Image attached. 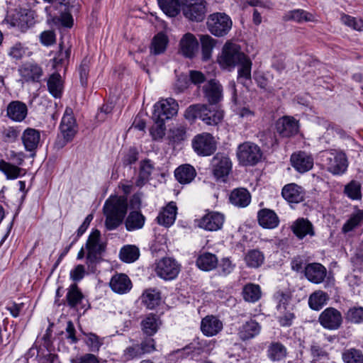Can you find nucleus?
Listing matches in <instances>:
<instances>
[{"label":"nucleus","mask_w":363,"mask_h":363,"mask_svg":"<svg viewBox=\"0 0 363 363\" xmlns=\"http://www.w3.org/2000/svg\"><path fill=\"white\" fill-rule=\"evenodd\" d=\"M346 318L348 321L359 323L363 321V307H353L348 310Z\"/></svg>","instance_id":"obj_55"},{"label":"nucleus","mask_w":363,"mask_h":363,"mask_svg":"<svg viewBox=\"0 0 363 363\" xmlns=\"http://www.w3.org/2000/svg\"><path fill=\"white\" fill-rule=\"evenodd\" d=\"M180 52L186 57L192 58L199 48V43L191 33L185 34L180 40Z\"/></svg>","instance_id":"obj_21"},{"label":"nucleus","mask_w":363,"mask_h":363,"mask_svg":"<svg viewBox=\"0 0 363 363\" xmlns=\"http://www.w3.org/2000/svg\"><path fill=\"white\" fill-rule=\"evenodd\" d=\"M204 97L210 105H216L223 99V88L216 79L209 80L203 86Z\"/></svg>","instance_id":"obj_14"},{"label":"nucleus","mask_w":363,"mask_h":363,"mask_svg":"<svg viewBox=\"0 0 363 363\" xmlns=\"http://www.w3.org/2000/svg\"><path fill=\"white\" fill-rule=\"evenodd\" d=\"M245 260L248 267L257 268L264 262V256L259 250H252L246 254Z\"/></svg>","instance_id":"obj_44"},{"label":"nucleus","mask_w":363,"mask_h":363,"mask_svg":"<svg viewBox=\"0 0 363 363\" xmlns=\"http://www.w3.org/2000/svg\"><path fill=\"white\" fill-rule=\"evenodd\" d=\"M206 24L211 34L217 37H223L231 30L233 22L226 13L217 12L208 17Z\"/></svg>","instance_id":"obj_4"},{"label":"nucleus","mask_w":363,"mask_h":363,"mask_svg":"<svg viewBox=\"0 0 363 363\" xmlns=\"http://www.w3.org/2000/svg\"><path fill=\"white\" fill-rule=\"evenodd\" d=\"M49 92L55 98H60L62 93L63 84L59 74H52L48 80Z\"/></svg>","instance_id":"obj_37"},{"label":"nucleus","mask_w":363,"mask_h":363,"mask_svg":"<svg viewBox=\"0 0 363 363\" xmlns=\"http://www.w3.org/2000/svg\"><path fill=\"white\" fill-rule=\"evenodd\" d=\"M124 354L127 359H133L136 357L143 354V353L141 351V348L140 347V345H135L127 347L124 351Z\"/></svg>","instance_id":"obj_60"},{"label":"nucleus","mask_w":363,"mask_h":363,"mask_svg":"<svg viewBox=\"0 0 363 363\" xmlns=\"http://www.w3.org/2000/svg\"><path fill=\"white\" fill-rule=\"evenodd\" d=\"M196 265L203 271H211L217 267L218 258L212 253L204 252L197 258Z\"/></svg>","instance_id":"obj_33"},{"label":"nucleus","mask_w":363,"mask_h":363,"mask_svg":"<svg viewBox=\"0 0 363 363\" xmlns=\"http://www.w3.org/2000/svg\"><path fill=\"white\" fill-rule=\"evenodd\" d=\"M224 223V216L218 212H210L203 216L199 221V226L206 230H220Z\"/></svg>","instance_id":"obj_16"},{"label":"nucleus","mask_w":363,"mask_h":363,"mask_svg":"<svg viewBox=\"0 0 363 363\" xmlns=\"http://www.w3.org/2000/svg\"><path fill=\"white\" fill-rule=\"evenodd\" d=\"M230 201L235 206L246 207L250 203L251 196L246 189L238 188L231 192Z\"/></svg>","instance_id":"obj_29"},{"label":"nucleus","mask_w":363,"mask_h":363,"mask_svg":"<svg viewBox=\"0 0 363 363\" xmlns=\"http://www.w3.org/2000/svg\"><path fill=\"white\" fill-rule=\"evenodd\" d=\"M344 193L351 199L357 200L361 199V185L354 180L348 183L344 189Z\"/></svg>","instance_id":"obj_50"},{"label":"nucleus","mask_w":363,"mask_h":363,"mask_svg":"<svg viewBox=\"0 0 363 363\" xmlns=\"http://www.w3.org/2000/svg\"><path fill=\"white\" fill-rule=\"evenodd\" d=\"M177 208L174 202L169 203L159 213L157 219L160 225L165 227L172 225L176 219Z\"/></svg>","instance_id":"obj_28"},{"label":"nucleus","mask_w":363,"mask_h":363,"mask_svg":"<svg viewBox=\"0 0 363 363\" xmlns=\"http://www.w3.org/2000/svg\"><path fill=\"white\" fill-rule=\"evenodd\" d=\"M363 223V211H357L355 213H353L347 222L342 226V232L346 233H348L355 228L359 226Z\"/></svg>","instance_id":"obj_48"},{"label":"nucleus","mask_w":363,"mask_h":363,"mask_svg":"<svg viewBox=\"0 0 363 363\" xmlns=\"http://www.w3.org/2000/svg\"><path fill=\"white\" fill-rule=\"evenodd\" d=\"M218 62L222 68L229 70L239 65L238 79H250L252 61L241 51V48L238 44L230 41L226 42L218 58Z\"/></svg>","instance_id":"obj_1"},{"label":"nucleus","mask_w":363,"mask_h":363,"mask_svg":"<svg viewBox=\"0 0 363 363\" xmlns=\"http://www.w3.org/2000/svg\"><path fill=\"white\" fill-rule=\"evenodd\" d=\"M213 175L218 179H224L229 174L232 162L228 157L217 154L212 160Z\"/></svg>","instance_id":"obj_15"},{"label":"nucleus","mask_w":363,"mask_h":363,"mask_svg":"<svg viewBox=\"0 0 363 363\" xmlns=\"http://www.w3.org/2000/svg\"><path fill=\"white\" fill-rule=\"evenodd\" d=\"M163 12L169 16H176L181 9L179 0H157Z\"/></svg>","instance_id":"obj_40"},{"label":"nucleus","mask_w":363,"mask_h":363,"mask_svg":"<svg viewBox=\"0 0 363 363\" xmlns=\"http://www.w3.org/2000/svg\"><path fill=\"white\" fill-rule=\"evenodd\" d=\"M181 10L185 18L191 21H202L206 13L205 0H182Z\"/></svg>","instance_id":"obj_5"},{"label":"nucleus","mask_w":363,"mask_h":363,"mask_svg":"<svg viewBox=\"0 0 363 363\" xmlns=\"http://www.w3.org/2000/svg\"><path fill=\"white\" fill-rule=\"evenodd\" d=\"M140 256L139 249L135 245H126L120 251V258L122 261L131 263L138 259Z\"/></svg>","instance_id":"obj_42"},{"label":"nucleus","mask_w":363,"mask_h":363,"mask_svg":"<svg viewBox=\"0 0 363 363\" xmlns=\"http://www.w3.org/2000/svg\"><path fill=\"white\" fill-rule=\"evenodd\" d=\"M206 111V104H196L189 106L184 112V118L193 123L197 118H200L203 111Z\"/></svg>","instance_id":"obj_46"},{"label":"nucleus","mask_w":363,"mask_h":363,"mask_svg":"<svg viewBox=\"0 0 363 363\" xmlns=\"http://www.w3.org/2000/svg\"><path fill=\"white\" fill-rule=\"evenodd\" d=\"M261 326L255 320L250 319L243 323L238 328V335L242 340L252 339L259 334Z\"/></svg>","instance_id":"obj_22"},{"label":"nucleus","mask_w":363,"mask_h":363,"mask_svg":"<svg viewBox=\"0 0 363 363\" xmlns=\"http://www.w3.org/2000/svg\"><path fill=\"white\" fill-rule=\"evenodd\" d=\"M84 274L85 268L84 266L82 264H78L77 266H76L75 268L70 272L71 278L75 281H78L82 279Z\"/></svg>","instance_id":"obj_61"},{"label":"nucleus","mask_w":363,"mask_h":363,"mask_svg":"<svg viewBox=\"0 0 363 363\" xmlns=\"http://www.w3.org/2000/svg\"><path fill=\"white\" fill-rule=\"evenodd\" d=\"M127 208V199L122 196L110 198L106 201L104 211L106 217L105 224L108 230H114L122 223Z\"/></svg>","instance_id":"obj_2"},{"label":"nucleus","mask_w":363,"mask_h":363,"mask_svg":"<svg viewBox=\"0 0 363 363\" xmlns=\"http://www.w3.org/2000/svg\"><path fill=\"white\" fill-rule=\"evenodd\" d=\"M40 132L35 129L28 128L26 129L22 135V140L25 148L28 151L35 150L40 141Z\"/></svg>","instance_id":"obj_30"},{"label":"nucleus","mask_w":363,"mask_h":363,"mask_svg":"<svg viewBox=\"0 0 363 363\" xmlns=\"http://www.w3.org/2000/svg\"><path fill=\"white\" fill-rule=\"evenodd\" d=\"M276 129L282 137H291L298 133L297 121L289 116H284L276 123Z\"/></svg>","instance_id":"obj_18"},{"label":"nucleus","mask_w":363,"mask_h":363,"mask_svg":"<svg viewBox=\"0 0 363 363\" xmlns=\"http://www.w3.org/2000/svg\"><path fill=\"white\" fill-rule=\"evenodd\" d=\"M139 345L143 354L150 353L155 350V342L152 338L145 339Z\"/></svg>","instance_id":"obj_62"},{"label":"nucleus","mask_w":363,"mask_h":363,"mask_svg":"<svg viewBox=\"0 0 363 363\" xmlns=\"http://www.w3.org/2000/svg\"><path fill=\"white\" fill-rule=\"evenodd\" d=\"M259 224L264 228L273 229L278 226L279 220L276 213L270 209L264 208L258 212Z\"/></svg>","instance_id":"obj_27"},{"label":"nucleus","mask_w":363,"mask_h":363,"mask_svg":"<svg viewBox=\"0 0 363 363\" xmlns=\"http://www.w3.org/2000/svg\"><path fill=\"white\" fill-rule=\"evenodd\" d=\"M177 111L178 104L174 99H162L154 106L152 119L157 121L169 119L177 113Z\"/></svg>","instance_id":"obj_8"},{"label":"nucleus","mask_w":363,"mask_h":363,"mask_svg":"<svg viewBox=\"0 0 363 363\" xmlns=\"http://www.w3.org/2000/svg\"><path fill=\"white\" fill-rule=\"evenodd\" d=\"M28 113L26 105L19 101H11L7 107V116L14 121L21 122L23 121Z\"/></svg>","instance_id":"obj_26"},{"label":"nucleus","mask_w":363,"mask_h":363,"mask_svg":"<svg viewBox=\"0 0 363 363\" xmlns=\"http://www.w3.org/2000/svg\"><path fill=\"white\" fill-rule=\"evenodd\" d=\"M179 265L171 258L166 257L157 263L156 274L164 280H171L177 277L179 272Z\"/></svg>","instance_id":"obj_12"},{"label":"nucleus","mask_w":363,"mask_h":363,"mask_svg":"<svg viewBox=\"0 0 363 363\" xmlns=\"http://www.w3.org/2000/svg\"><path fill=\"white\" fill-rule=\"evenodd\" d=\"M72 113V108H67L62 118L60 128L64 141L60 144V147H62L66 143L72 140L77 131L76 121Z\"/></svg>","instance_id":"obj_10"},{"label":"nucleus","mask_w":363,"mask_h":363,"mask_svg":"<svg viewBox=\"0 0 363 363\" xmlns=\"http://www.w3.org/2000/svg\"><path fill=\"white\" fill-rule=\"evenodd\" d=\"M202 49L203 60H208L216 45V40L208 35H201L200 38Z\"/></svg>","instance_id":"obj_47"},{"label":"nucleus","mask_w":363,"mask_h":363,"mask_svg":"<svg viewBox=\"0 0 363 363\" xmlns=\"http://www.w3.org/2000/svg\"><path fill=\"white\" fill-rule=\"evenodd\" d=\"M142 330L147 335H153L158 329L159 320L155 315H147L141 323Z\"/></svg>","instance_id":"obj_43"},{"label":"nucleus","mask_w":363,"mask_h":363,"mask_svg":"<svg viewBox=\"0 0 363 363\" xmlns=\"http://www.w3.org/2000/svg\"><path fill=\"white\" fill-rule=\"evenodd\" d=\"M305 276L315 284L321 283L326 276V269L319 263H312L305 267Z\"/></svg>","instance_id":"obj_25"},{"label":"nucleus","mask_w":363,"mask_h":363,"mask_svg":"<svg viewBox=\"0 0 363 363\" xmlns=\"http://www.w3.org/2000/svg\"><path fill=\"white\" fill-rule=\"evenodd\" d=\"M40 42L45 46L52 45L55 42V34L52 30H46L40 35Z\"/></svg>","instance_id":"obj_59"},{"label":"nucleus","mask_w":363,"mask_h":363,"mask_svg":"<svg viewBox=\"0 0 363 363\" xmlns=\"http://www.w3.org/2000/svg\"><path fill=\"white\" fill-rule=\"evenodd\" d=\"M83 296L76 284L70 286L66 298L70 307L76 306L82 300Z\"/></svg>","instance_id":"obj_51"},{"label":"nucleus","mask_w":363,"mask_h":363,"mask_svg":"<svg viewBox=\"0 0 363 363\" xmlns=\"http://www.w3.org/2000/svg\"><path fill=\"white\" fill-rule=\"evenodd\" d=\"M70 55V50L67 49L65 50H63L62 49V47L60 46V50L57 55L54 57V64L55 66L57 65H64L65 62L68 60Z\"/></svg>","instance_id":"obj_58"},{"label":"nucleus","mask_w":363,"mask_h":363,"mask_svg":"<svg viewBox=\"0 0 363 363\" xmlns=\"http://www.w3.org/2000/svg\"><path fill=\"white\" fill-rule=\"evenodd\" d=\"M329 299L328 295L322 291L313 293L308 298V304L311 308L319 311L327 303Z\"/></svg>","instance_id":"obj_35"},{"label":"nucleus","mask_w":363,"mask_h":363,"mask_svg":"<svg viewBox=\"0 0 363 363\" xmlns=\"http://www.w3.org/2000/svg\"><path fill=\"white\" fill-rule=\"evenodd\" d=\"M291 162L293 167L300 173L309 171L313 166V159L305 152L293 154Z\"/></svg>","instance_id":"obj_17"},{"label":"nucleus","mask_w":363,"mask_h":363,"mask_svg":"<svg viewBox=\"0 0 363 363\" xmlns=\"http://www.w3.org/2000/svg\"><path fill=\"white\" fill-rule=\"evenodd\" d=\"M0 170L8 179H14L19 177L21 169L4 160L0 161Z\"/></svg>","instance_id":"obj_49"},{"label":"nucleus","mask_w":363,"mask_h":363,"mask_svg":"<svg viewBox=\"0 0 363 363\" xmlns=\"http://www.w3.org/2000/svg\"><path fill=\"white\" fill-rule=\"evenodd\" d=\"M160 300V293L155 289H147L142 295V302L150 309H153L157 306Z\"/></svg>","instance_id":"obj_38"},{"label":"nucleus","mask_w":363,"mask_h":363,"mask_svg":"<svg viewBox=\"0 0 363 363\" xmlns=\"http://www.w3.org/2000/svg\"><path fill=\"white\" fill-rule=\"evenodd\" d=\"M168 39L167 36L160 33L155 35L152 42L150 48L151 53L154 55H160L164 52L166 50Z\"/></svg>","instance_id":"obj_45"},{"label":"nucleus","mask_w":363,"mask_h":363,"mask_svg":"<svg viewBox=\"0 0 363 363\" xmlns=\"http://www.w3.org/2000/svg\"><path fill=\"white\" fill-rule=\"evenodd\" d=\"M318 321L325 329L337 330L342 323V316L338 310L329 307L320 314Z\"/></svg>","instance_id":"obj_11"},{"label":"nucleus","mask_w":363,"mask_h":363,"mask_svg":"<svg viewBox=\"0 0 363 363\" xmlns=\"http://www.w3.org/2000/svg\"><path fill=\"white\" fill-rule=\"evenodd\" d=\"M268 357L272 361H280L286 355V347L280 342L271 343L267 350Z\"/></svg>","instance_id":"obj_41"},{"label":"nucleus","mask_w":363,"mask_h":363,"mask_svg":"<svg viewBox=\"0 0 363 363\" xmlns=\"http://www.w3.org/2000/svg\"><path fill=\"white\" fill-rule=\"evenodd\" d=\"M284 19L286 21L293 20L298 23L303 21H314L315 17L313 13H308L303 9H296L287 12Z\"/></svg>","instance_id":"obj_34"},{"label":"nucleus","mask_w":363,"mask_h":363,"mask_svg":"<svg viewBox=\"0 0 363 363\" xmlns=\"http://www.w3.org/2000/svg\"><path fill=\"white\" fill-rule=\"evenodd\" d=\"M223 112L218 108H210L206 104V111H203L200 115V119L208 125H216L222 121Z\"/></svg>","instance_id":"obj_31"},{"label":"nucleus","mask_w":363,"mask_h":363,"mask_svg":"<svg viewBox=\"0 0 363 363\" xmlns=\"http://www.w3.org/2000/svg\"><path fill=\"white\" fill-rule=\"evenodd\" d=\"M101 233L99 230H93L86 241L87 264H93L98 262L102 252L105 250V246L100 241Z\"/></svg>","instance_id":"obj_7"},{"label":"nucleus","mask_w":363,"mask_h":363,"mask_svg":"<svg viewBox=\"0 0 363 363\" xmlns=\"http://www.w3.org/2000/svg\"><path fill=\"white\" fill-rule=\"evenodd\" d=\"M194 151L201 156H209L216 150V144L213 137L207 133L199 134L192 141Z\"/></svg>","instance_id":"obj_9"},{"label":"nucleus","mask_w":363,"mask_h":363,"mask_svg":"<svg viewBox=\"0 0 363 363\" xmlns=\"http://www.w3.org/2000/svg\"><path fill=\"white\" fill-rule=\"evenodd\" d=\"M155 121V125L150 129V134L152 136L154 140H160L163 138L165 135V126L164 121H159L153 120Z\"/></svg>","instance_id":"obj_56"},{"label":"nucleus","mask_w":363,"mask_h":363,"mask_svg":"<svg viewBox=\"0 0 363 363\" xmlns=\"http://www.w3.org/2000/svg\"><path fill=\"white\" fill-rule=\"evenodd\" d=\"M341 22L354 30L361 31L363 30V21L346 14H342Z\"/></svg>","instance_id":"obj_54"},{"label":"nucleus","mask_w":363,"mask_h":363,"mask_svg":"<svg viewBox=\"0 0 363 363\" xmlns=\"http://www.w3.org/2000/svg\"><path fill=\"white\" fill-rule=\"evenodd\" d=\"M145 223V217L138 211L130 212L125 220V227L129 231L140 229Z\"/></svg>","instance_id":"obj_36"},{"label":"nucleus","mask_w":363,"mask_h":363,"mask_svg":"<svg viewBox=\"0 0 363 363\" xmlns=\"http://www.w3.org/2000/svg\"><path fill=\"white\" fill-rule=\"evenodd\" d=\"M24 54L25 50L21 44H16L11 47L9 52V55L16 60L21 59Z\"/></svg>","instance_id":"obj_63"},{"label":"nucleus","mask_w":363,"mask_h":363,"mask_svg":"<svg viewBox=\"0 0 363 363\" xmlns=\"http://www.w3.org/2000/svg\"><path fill=\"white\" fill-rule=\"evenodd\" d=\"M196 174L195 169L190 164L181 165L174 172L176 179L181 184L190 183Z\"/></svg>","instance_id":"obj_32"},{"label":"nucleus","mask_w":363,"mask_h":363,"mask_svg":"<svg viewBox=\"0 0 363 363\" xmlns=\"http://www.w3.org/2000/svg\"><path fill=\"white\" fill-rule=\"evenodd\" d=\"M153 167L150 160H145L140 164L139 179H138L137 186H142L150 176Z\"/></svg>","instance_id":"obj_52"},{"label":"nucleus","mask_w":363,"mask_h":363,"mask_svg":"<svg viewBox=\"0 0 363 363\" xmlns=\"http://www.w3.org/2000/svg\"><path fill=\"white\" fill-rule=\"evenodd\" d=\"M113 291L118 294L128 293L132 288L129 277L125 274H116L112 277L109 283Z\"/></svg>","instance_id":"obj_19"},{"label":"nucleus","mask_w":363,"mask_h":363,"mask_svg":"<svg viewBox=\"0 0 363 363\" xmlns=\"http://www.w3.org/2000/svg\"><path fill=\"white\" fill-rule=\"evenodd\" d=\"M262 151L259 147L250 142H245L238 147L237 156L243 165H255L262 158Z\"/></svg>","instance_id":"obj_6"},{"label":"nucleus","mask_w":363,"mask_h":363,"mask_svg":"<svg viewBox=\"0 0 363 363\" xmlns=\"http://www.w3.org/2000/svg\"><path fill=\"white\" fill-rule=\"evenodd\" d=\"M345 363H363V354L356 349H350L342 353Z\"/></svg>","instance_id":"obj_53"},{"label":"nucleus","mask_w":363,"mask_h":363,"mask_svg":"<svg viewBox=\"0 0 363 363\" xmlns=\"http://www.w3.org/2000/svg\"><path fill=\"white\" fill-rule=\"evenodd\" d=\"M281 194L288 202L295 203L303 201L305 196L303 188L296 184L285 185L282 189Z\"/></svg>","instance_id":"obj_20"},{"label":"nucleus","mask_w":363,"mask_h":363,"mask_svg":"<svg viewBox=\"0 0 363 363\" xmlns=\"http://www.w3.org/2000/svg\"><path fill=\"white\" fill-rule=\"evenodd\" d=\"M89 71V60L86 58L84 59L79 66V72L80 82L82 86H86Z\"/></svg>","instance_id":"obj_57"},{"label":"nucleus","mask_w":363,"mask_h":363,"mask_svg":"<svg viewBox=\"0 0 363 363\" xmlns=\"http://www.w3.org/2000/svg\"><path fill=\"white\" fill-rule=\"evenodd\" d=\"M293 233L299 239H303L306 235L311 237L315 235L313 224L306 218H298L291 225Z\"/></svg>","instance_id":"obj_23"},{"label":"nucleus","mask_w":363,"mask_h":363,"mask_svg":"<svg viewBox=\"0 0 363 363\" xmlns=\"http://www.w3.org/2000/svg\"><path fill=\"white\" fill-rule=\"evenodd\" d=\"M72 363H99L97 358L92 354H86L72 360Z\"/></svg>","instance_id":"obj_64"},{"label":"nucleus","mask_w":363,"mask_h":363,"mask_svg":"<svg viewBox=\"0 0 363 363\" xmlns=\"http://www.w3.org/2000/svg\"><path fill=\"white\" fill-rule=\"evenodd\" d=\"M21 77L26 82H38L43 76L42 67L35 62H27L18 68Z\"/></svg>","instance_id":"obj_13"},{"label":"nucleus","mask_w":363,"mask_h":363,"mask_svg":"<svg viewBox=\"0 0 363 363\" xmlns=\"http://www.w3.org/2000/svg\"><path fill=\"white\" fill-rule=\"evenodd\" d=\"M201 329L206 336H213L223 329V323L213 315H207L202 319Z\"/></svg>","instance_id":"obj_24"},{"label":"nucleus","mask_w":363,"mask_h":363,"mask_svg":"<svg viewBox=\"0 0 363 363\" xmlns=\"http://www.w3.org/2000/svg\"><path fill=\"white\" fill-rule=\"evenodd\" d=\"M323 161L327 170L334 175L344 174L348 167L346 155L337 150L325 151L322 155Z\"/></svg>","instance_id":"obj_3"},{"label":"nucleus","mask_w":363,"mask_h":363,"mask_svg":"<svg viewBox=\"0 0 363 363\" xmlns=\"http://www.w3.org/2000/svg\"><path fill=\"white\" fill-rule=\"evenodd\" d=\"M261 289L258 284H247L242 290V296L245 301L248 302H256L261 298Z\"/></svg>","instance_id":"obj_39"}]
</instances>
